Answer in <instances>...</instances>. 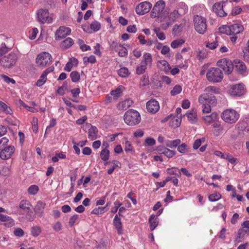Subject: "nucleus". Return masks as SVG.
<instances>
[{"label": "nucleus", "mask_w": 249, "mask_h": 249, "mask_svg": "<svg viewBox=\"0 0 249 249\" xmlns=\"http://www.w3.org/2000/svg\"><path fill=\"white\" fill-rule=\"evenodd\" d=\"M124 119L126 124L129 125L138 124L141 120L140 113L134 109H129L125 112Z\"/></svg>", "instance_id": "obj_1"}, {"label": "nucleus", "mask_w": 249, "mask_h": 249, "mask_svg": "<svg viewBox=\"0 0 249 249\" xmlns=\"http://www.w3.org/2000/svg\"><path fill=\"white\" fill-rule=\"evenodd\" d=\"M18 59L17 53L11 52L2 57L0 60V63L3 67L11 68L16 64Z\"/></svg>", "instance_id": "obj_2"}, {"label": "nucleus", "mask_w": 249, "mask_h": 249, "mask_svg": "<svg viewBox=\"0 0 249 249\" xmlns=\"http://www.w3.org/2000/svg\"><path fill=\"white\" fill-rule=\"evenodd\" d=\"M194 27L199 34H204L207 30L206 19L201 16L196 15L193 18Z\"/></svg>", "instance_id": "obj_3"}, {"label": "nucleus", "mask_w": 249, "mask_h": 249, "mask_svg": "<svg viewBox=\"0 0 249 249\" xmlns=\"http://www.w3.org/2000/svg\"><path fill=\"white\" fill-rule=\"evenodd\" d=\"M208 80L213 83L221 82L223 78L222 71L218 68H210L206 73Z\"/></svg>", "instance_id": "obj_4"}, {"label": "nucleus", "mask_w": 249, "mask_h": 249, "mask_svg": "<svg viewBox=\"0 0 249 249\" xmlns=\"http://www.w3.org/2000/svg\"><path fill=\"white\" fill-rule=\"evenodd\" d=\"M222 119L226 123L234 124L239 119V114L233 109H227L221 114Z\"/></svg>", "instance_id": "obj_5"}, {"label": "nucleus", "mask_w": 249, "mask_h": 249, "mask_svg": "<svg viewBox=\"0 0 249 249\" xmlns=\"http://www.w3.org/2000/svg\"><path fill=\"white\" fill-rule=\"evenodd\" d=\"M52 61V57L50 53L46 52L39 53L36 59V64L39 68H43L49 65Z\"/></svg>", "instance_id": "obj_6"}, {"label": "nucleus", "mask_w": 249, "mask_h": 249, "mask_svg": "<svg viewBox=\"0 0 249 249\" xmlns=\"http://www.w3.org/2000/svg\"><path fill=\"white\" fill-rule=\"evenodd\" d=\"M228 92L232 97H241L245 94L246 89L244 84L239 83L230 85Z\"/></svg>", "instance_id": "obj_7"}, {"label": "nucleus", "mask_w": 249, "mask_h": 249, "mask_svg": "<svg viewBox=\"0 0 249 249\" xmlns=\"http://www.w3.org/2000/svg\"><path fill=\"white\" fill-rule=\"evenodd\" d=\"M165 7V2L162 0L158 1L152 9L151 16L152 18L160 17L164 18L165 17V12H163Z\"/></svg>", "instance_id": "obj_8"}, {"label": "nucleus", "mask_w": 249, "mask_h": 249, "mask_svg": "<svg viewBox=\"0 0 249 249\" xmlns=\"http://www.w3.org/2000/svg\"><path fill=\"white\" fill-rule=\"evenodd\" d=\"M217 66L222 69L225 74L228 75L231 73L234 67L232 62L227 58L219 60L217 62Z\"/></svg>", "instance_id": "obj_9"}, {"label": "nucleus", "mask_w": 249, "mask_h": 249, "mask_svg": "<svg viewBox=\"0 0 249 249\" xmlns=\"http://www.w3.org/2000/svg\"><path fill=\"white\" fill-rule=\"evenodd\" d=\"M14 46V40L11 37H6L0 44V57L10 51Z\"/></svg>", "instance_id": "obj_10"}, {"label": "nucleus", "mask_w": 249, "mask_h": 249, "mask_svg": "<svg viewBox=\"0 0 249 249\" xmlns=\"http://www.w3.org/2000/svg\"><path fill=\"white\" fill-rule=\"evenodd\" d=\"M31 204L27 200H22L19 204V208L24 211L27 214L28 219L30 221H33L34 220L35 216L33 214V212L31 209Z\"/></svg>", "instance_id": "obj_11"}, {"label": "nucleus", "mask_w": 249, "mask_h": 249, "mask_svg": "<svg viewBox=\"0 0 249 249\" xmlns=\"http://www.w3.org/2000/svg\"><path fill=\"white\" fill-rule=\"evenodd\" d=\"M228 1H221L215 3L213 6V11L220 17H224L227 15V13L225 11L224 8L226 4H228Z\"/></svg>", "instance_id": "obj_12"}, {"label": "nucleus", "mask_w": 249, "mask_h": 249, "mask_svg": "<svg viewBox=\"0 0 249 249\" xmlns=\"http://www.w3.org/2000/svg\"><path fill=\"white\" fill-rule=\"evenodd\" d=\"M198 102L200 104H211L214 105L216 104V99L212 93L205 92L199 96Z\"/></svg>", "instance_id": "obj_13"}, {"label": "nucleus", "mask_w": 249, "mask_h": 249, "mask_svg": "<svg viewBox=\"0 0 249 249\" xmlns=\"http://www.w3.org/2000/svg\"><path fill=\"white\" fill-rule=\"evenodd\" d=\"M152 7V4L149 2L144 1L139 4L136 7V12L139 15L147 13Z\"/></svg>", "instance_id": "obj_14"}, {"label": "nucleus", "mask_w": 249, "mask_h": 249, "mask_svg": "<svg viewBox=\"0 0 249 249\" xmlns=\"http://www.w3.org/2000/svg\"><path fill=\"white\" fill-rule=\"evenodd\" d=\"M37 18L39 22L44 23H50L53 21V18L49 16L48 11L47 10H39L37 13Z\"/></svg>", "instance_id": "obj_15"}, {"label": "nucleus", "mask_w": 249, "mask_h": 249, "mask_svg": "<svg viewBox=\"0 0 249 249\" xmlns=\"http://www.w3.org/2000/svg\"><path fill=\"white\" fill-rule=\"evenodd\" d=\"M226 28V34L229 35H236L244 30L243 26L239 23H234Z\"/></svg>", "instance_id": "obj_16"}, {"label": "nucleus", "mask_w": 249, "mask_h": 249, "mask_svg": "<svg viewBox=\"0 0 249 249\" xmlns=\"http://www.w3.org/2000/svg\"><path fill=\"white\" fill-rule=\"evenodd\" d=\"M242 226L243 228L239 230L235 238V241L237 242H240L241 239L243 238L246 234H249V221L244 222Z\"/></svg>", "instance_id": "obj_17"}, {"label": "nucleus", "mask_w": 249, "mask_h": 249, "mask_svg": "<svg viewBox=\"0 0 249 249\" xmlns=\"http://www.w3.org/2000/svg\"><path fill=\"white\" fill-rule=\"evenodd\" d=\"M71 30L66 27L61 26L56 31L55 34V39L57 40H61L70 35Z\"/></svg>", "instance_id": "obj_18"}, {"label": "nucleus", "mask_w": 249, "mask_h": 249, "mask_svg": "<svg viewBox=\"0 0 249 249\" xmlns=\"http://www.w3.org/2000/svg\"><path fill=\"white\" fill-rule=\"evenodd\" d=\"M15 152L14 146H9L2 149L0 152V157L2 160L10 159Z\"/></svg>", "instance_id": "obj_19"}, {"label": "nucleus", "mask_w": 249, "mask_h": 249, "mask_svg": "<svg viewBox=\"0 0 249 249\" xmlns=\"http://www.w3.org/2000/svg\"><path fill=\"white\" fill-rule=\"evenodd\" d=\"M146 108L149 112L154 114L159 111L160 105L157 101L151 99L147 102Z\"/></svg>", "instance_id": "obj_20"}, {"label": "nucleus", "mask_w": 249, "mask_h": 249, "mask_svg": "<svg viewBox=\"0 0 249 249\" xmlns=\"http://www.w3.org/2000/svg\"><path fill=\"white\" fill-rule=\"evenodd\" d=\"M0 220L7 227H11L15 224L14 221L11 217L1 213H0Z\"/></svg>", "instance_id": "obj_21"}, {"label": "nucleus", "mask_w": 249, "mask_h": 249, "mask_svg": "<svg viewBox=\"0 0 249 249\" xmlns=\"http://www.w3.org/2000/svg\"><path fill=\"white\" fill-rule=\"evenodd\" d=\"M46 207V203L41 201H37L36 206L34 208L36 213L39 217H41L43 214L44 209Z\"/></svg>", "instance_id": "obj_22"}, {"label": "nucleus", "mask_w": 249, "mask_h": 249, "mask_svg": "<svg viewBox=\"0 0 249 249\" xmlns=\"http://www.w3.org/2000/svg\"><path fill=\"white\" fill-rule=\"evenodd\" d=\"M152 58L150 53H145L142 56V60L140 63L141 65H143L147 68V66H151L152 64Z\"/></svg>", "instance_id": "obj_23"}, {"label": "nucleus", "mask_w": 249, "mask_h": 249, "mask_svg": "<svg viewBox=\"0 0 249 249\" xmlns=\"http://www.w3.org/2000/svg\"><path fill=\"white\" fill-rule=\"evenodd\" d=\"M133 103V101L130 98L126 99L120 102L118 105L119 110H126L129 108Z\"/></svg>", "instance_id": "obj_24"}, {"label": "nucleus", "mask_w": 249, "mask_h": 249, "mask_svg": "<svg viewBox=\"0 0 249 249\" xmlns=\"http://www.w3.org/2000/svg\"><path fill=\"white\" fill-rule=\"evenodd\" d=\"M90 125V124H89ZM98 130L97 128L95 126L91 125L90 128L89 129L88 131V138L90 139L91 141H93L97 139V133Z\"/></svg>", "instance_id": "obj_25"}, {"label": "nucleus", "mask_w": 249, "mask_h": 249, "mask_svg": "<svg viewBox=\"0 0 249 249\" xmlns=\"http://www.w3.org/2000/svg\"><path fill=\"white\" fill-rule=\"evenodd\" d=\"M113 223L114 227L117 230L118 233L119 234H121L123 231L122 224L121 219L118 217L117 214L115 216L113 221Z\"/></svg>", "instance_id": "obj_26"}, {"label": "nucleus", "mask_w": 249, "mask_h": 249, "mask_svg": "<svg viewBox=\"0 0 249 249\" xmlns=\"http://www.w3.org/2000/svg\"><path fill=\"white\" fill-rule=\"evenodd\" d=\"M235 69L236 71L239 73L244 74L246 73V66L245 64L242 61L238 60V62H236Z\"/></svg>", "instance_id": "obj_27"}, {"label": "nucleus", "mask_w": 249, "mask_h": 249, "mask_svg": "<svg viewBox=\"0 0 249 249\" xmlns=\"http://www.w3.org/2000/svg\"><path fill=\"white\" fill-rule=\"evenodd\" d=\"M181 143V141L180 139H176L174 140H165V144L166 146L170 148H174L178 147L179 144Z\"/></svg>", "instance_id": "obj_28"}, {"label": "nucleus", "mask_w": 249, "mask_h": 249, "mask_svg": "<svg viewBox=\"0 0 249 249\" xmlns=\"http://www.w3.org/2000/svg\"><path fill=\"white\" fill-rule=\"evenodd\" d=\"M124 89V88L123 86H119L115 89L112 90L110 94L113 96L114 99H116L122 95V92Z\"/></svg>", "instance_id": "obj_29"}, {"label": "nucleus", "mask_w": 249, "mask_h": 249, "mask_svg": "<svg viewBox=\"0 0 249 249\" xmlns=\"http://www.w3.org/2000/svg\"><path fill=\"white\" fill-rule=\"evenodd\" d=\"M218 116L216 112H213L209 115L204 116L203 117V120L206 123L210 124L216 121Z\"/></svg>", "instance_id": "obj_30"}, {"label": "nucleus", "mask_w": 249, "mask_h": 249, "mask_svg": "<svg viewBox=\"0 0 249 249\" xmlns=\"http://www.w3.org/2000/svg\"><path fill=\"white\" fill-rule=\"evenodd\" d=\"M101 159L106 162L105 165L107 164L109 162L107 161L109 158V151L107 148H104L100 152Z\"/></svg>", "instance_id": "obj_31"}, {"label": "nucleus", "mask_w": 249, "mask_h": 249, "mask_svg": "<svg viewBox=\"0 0 249 249\" xmlns=\"http://www.w3.org/2000/svg\"><path fill=\"white\" fill-rule=\"evenodd\" d=\"M150 223V228L151 231H153L157 226L158 224V218L154 214L150 216L149 219Z\"/></svg>", "instance_id": "obj_32"}, {"label": "nucleus", "mask_w": 249, "mask_h": 249, "mask_svg": "<svg viewBox=\"0 0 249 249\" xmlns=\"http://www.w3.org/2000/svg\"><path fill=\"white\" fill-rule=\"evenodd\" d=\"M0 111L4 112L7 114H11L13 112L11 108L2 101H0Z\"/></svg>", "instance_id": "obj_33"}, {"label": "nucleus", "mask_w": 249, "mask_h": 249, "mask_svg": "<svg viewBox=\"0 0 249 249\" xmlns=\"http://www.w3.org/2000/svg\"><path fill=\"white\" fill-rule=\"evenodd\" d=\"M181 123V119L180 118H176L175 117L171 118L169 122V125L173 127L177 128L180 125Z\"/></svg>", "instance_id": "obj_34"}, {"label": "nucleus", "mask_w": 249, "mask_h": 249, "mask_svg": "<svg viewBox=\"0 0 249 249\" xmlns=\"http://www.w3.org/2000/svg\"><path fill=\"white\" fill-rule=\"evenodd\" d=\"M186 115H187L188 121L191 124H194L196 122V121H197L196 115L194 111H190V112L187 113Z\"/></svg>", "instance_id": "obj_35"}, {"label": "nucleus", "mask_w": 249, "mask_h": 249, "mask_svg": "<svg viewBox=\"0 0 249 249\" xmlns=\"http://www.w3.org/2000/svg\"><path fill=\"white\" fill-rule=\"evenodd\" d=\"M107 211V207H99L95 208L91 212L92 214L96 215L101 214Z\"/></svg>", "instance_id": "obj_36"}, {"label": "nucleus", "mask_w": 249, "mask_h": 249, "mask_svg": "<svg viewBox=\"0 0 249 249\" xmlns=\"http://www.w3.org/2000/svg\"><path fill=\"white\" fill-rule=\"evenodd\" d=\"M130 72L127 68L123 67L120 69L118 71V74L122 77H126L129 76Z\"/></svg>", "instance_id": "obj_37"}, {"label": "nucleus", "mask_w": 249, "mask_h": 249, "mask_svg": "<svg viewBox=\"0 0 249 249\" xmlns=\"http://www.w3.org/2000/svg\"><path fill=\"white\" fill-rule=\"evenodd\" d=\"M180 15V14L179 13L178 11L177 10H175L170 14L169 19L172 21H175L179 17Z\"/></svg>", "instance_id": "obj_38"}, {"label": "nucleus", "mask_w": 249, "mask_h": 249, "mask_svg": "<svg viewBox=\"0 0 249 249\" xmlns=\"http://www.w3.org/2000/svg\"><path fill=\"white\" fill-rule=\"evenodd\" d=\"M219 40V38L216 37L214 41L211 43L207 42L206 44V46L211 50H213L218 45Z\"/></svg>", "instance_id": "obj_39"}, {"label": "nucleus", "mask_w": 249, "mask_h": 249, "mask_svg": "<svg viewBox=\"0 0 249 249\" xmlns=\"http://www.w3.org/2000/svg\"><path fill=\"white\" fill-rule=\"evenodd\" d=\"M184 42L185 41L183 39L175 40L171 43V46L174 49L177 48L181 46Z\"/></svg>", "instance_id": "obj_40"}, {"label": "nucleus", "mask_w": 249, "mask_h": 249, "mask_svg": "<svg viewBox=\"0 0 249 249\" xmlns=\"http://www.w3.org/2000/svg\"><path fill=\"white\" fill-rule=\"evenodd\" d=\"M182 87L179 85H176L174 86L173 89L170 91V94L172 96H175L181 92Z\"/></svg>", "instance_id": "obj_41"}, {"label": "nucleus", "mask_w": 249, "mask_h": 249, "mask_svg": "<svg viewBox=\"0 0 249 249\" xmlns=\"http://www.w3.org/2000/svg\"><path fill=\"white\" fill-rule=\"evenodd\" d=\"M47 81V75L42 73L39 79L36 81V85L38 87H41Z\"/></svg>", "instance_id": "obj_42"}, {"label": "nucleus", "mask_w": 249, "mask_h": 249, "mask_svg": "<svg viewBox=\"0 0 249 249\" xmlns=\"http://www.w3.org/2000/svg\"><path fill=\"white\" fill-rule=\"evenodd\" d=\"M70 76L71 81L74 83L78 82L80 78V75L79 74V73L77 71H72L71 73Z\"/></svg>", "instance_id": "obj_43"}, {"label": "nucleus", "mask_w": 249, "mask_h": 249, "mask_svg": "<svg viewBox=\"0 0 249 249\" xmlns=\"http://www.w3.org/2000/svg\"><path fill=\"white\" fill-rule=\"evenodd\" d=\"M73 43L74 42L71 38L68 37L62 42V46L65 48L68 49L71 47Z\"/></svg>", "instance_id": "obj_44"}, {"label": "nucleus", "mask_w": 249, "mask_h": 249, "mask_svg": "<svg viewBox=\"0 0 249 249\" xmlns=\"http://www.w3.org/2000/svg\"><path fill=\"white\" fill-rule=\"evenodd\" d=\"M39 190V188L37 185H32L28 189V192L31 195L36 194Z\"/></svg>", "instance_id": "obj_45"}, {"label": "nucleus", "mask_w": 249, "mask_h": 249, "mask_svg": "<svg viewBox=\"0 0 249 249\" xmlns=\"http://www.w3.org/2000/svg\"><path fill=\"white\" fill-rule=\"evenodd\" d=\"M83 61L84 64L87 65L89 63L91 64L95 63L96 60L95 57L94 55H91L89 57H84L83 58Z\"/></svg>", "instance_id": "obj_46"}, {"label": "nucleus", "mask_w": 249, "mask_h": 249, "mask_svg": "<svg viewBox=\"0 0 249 249\" xmlns=\"http://www.w3.org/2000/svg\"><path fill=\"white\" fill-rule=\"evenodd\" d=\"M204 91L209 93H219V89L214 86L207 87Z\"/></svg>", "instance_id": "obj_47"}, {"label": "nucleus", "mask_w": 249, "mask_h": 249, "mask_svg": "<svg viewBox=\"0 0 249 249\" xmlns=\"http://www.w3.org/2000/svg\"><path fill=\"white\" fill-rule=\"evenodd\" d=\"M110 44V48L112 51H114L115 52H117L119 50V49L120 47H122V45L114 41H112L111 42L109 43Z\"/></svg>", "instance_id": "obj_48"}, {"label": "nucleus", "mask_w": 249, "mask_h": 249, "mask_svg": "<svg viewBox=\"0 0 249 249\" xmlns=\"http://www.w3.org/2000/svg\"><path fill=\"white\" fill-rule=\"evenodd\" d=\"M31 233L35 237L38 236L41 232V229L38 226H34L31 228Z\"/></svg>", "instance_id": "obj_49"}, {"label": "nucleus", "mask_w": 249, "mask_h": 249, "mask_svg": "<svg viewBox=\"0 0 249 249\" xmlns=\"http://www.w3.org/2000/svg\"><path fill=\"white\" fill-rule=\"evenodd\" d=\"M108 162L112 163V165H113L111 166V167H110V168H109L107 170V172L108 174L110 175V174H111L113 172V171L115 170V169L116 168V167L118 166L119 162L117 160H112V161H109Z\"/></svg>", "instance_id": "obj_50"}, {"label": "nucleus", "mask_w": 249, "mask_h": 249, "mask_svg": "<svg viewBox=\"0 0 249 249\" xmlns=\"http://www.w3.org/2000/svg\"><path fill=\"white\" fill-rule=\"evenodd\" d=\"M221 195L219 193H216L210 195L209 196V200L210 201L213 202V201H217V200L220 199L221 198Z\"/></svg>", "instance_id": "obj_51"}, {"label": "nucleus", "mask_w": 249, "mask_h": 249, "mask_svg": "<svg viewBox=\"0 0 249 249\" xmlns=\"http://www.w3.org/2000/svg\"><path fill=\"white\" fill-rule=\"evenodd\" d=\"M90 28L94 32H96L101 28V24L96 21H93L90 24Z\"/></svg>", "instance_id": "obj_52"}, {"label": "nucleus", "mask_w": 249, "mask_h": 249, "mask_svg": "<svg viewBox=\"0 0 249 249\" xmlns=\"http://www.w3.org/2000/svg\"><path fill=\"white\" fill-rule=\"evenodd\" d=\"M149 81L148 76L144 75L142 77L140 84L141 86L144 87L149 85Z\"/></svg>", "instance_id": "obj_53"}, {"label": "nucleus", "mask_w": 249, "mask_h": 249, "mask_svg": "<svg viewBox=\"0 0 249 249\" xmlns=\"http://www.w3.org/2000/svg\"><path fill=\"white\" fill-rule=\"evenodd\" d=\"M38 120L36 118L34 117L32 120V129L35 133H36L38 131Z\"/></svg>", "instance_id": "obj_54"}, {"label": "nucleus", "mask_w": 249, "mask_h": 249, "mask_svg": "<svg viewBox=\"0 0 249 249\" xmlns=\"http://www.w3.org/2000/svg\"><path fill=\"white\" fill-rule=\"evenodd\" d=\"M0 76L2 78L3 81L7 84L12 83V84H14L16 83V81L14 79L11 78L6 75L1 74Z\"/></svg>", "instance_id": "obj_55"}, {"label": "nucleus", "mask_w": 249, "mask_h": 249, "mask_svg": "<svg viewBox=\"0 0 249 249\" xmlns=\"http://www.w3.org/2000/svg\"><path fill=\"white\" fill-rule=\"evenodd\" d=\"M178 151L182 154H184L187 151V145L185 143L180 144L177 147Z\"/></svg>", "instance_id": "obj_56"}, {"label": "nucleus", "mask_w": 249, "mask_h": 249, "mask_svg": "<svg viewBox=\"0 0 249 249\" xmlns=\"http://www.w3.org/2000/svg\"><path fill=\"white\" fill-rule=\"evenodd\" d=\"M202 105V112L204 113H210L211 111V104H201Z\"/></svg>", "instance_id": "obj_57"}, {"label": "nucleus", "mask_w": 249, "mask_h": 249, "mask_svg": "<svg viewBox=\"0 0 249 249\" xmlns=\"http://www.w3.org/2000/svg\"><path fill=\"white\" fill-rule=\"evenodd\" d=\"M118 54L121 57H124L127 54V50L125 48L122 46V47H120L119 49Z\"/></svg>", "instance_id": "obj_58"}, {"label": "nucleus", "mask_w": 249, "mask_h": 249, "mask_svg": "<svg viewBox=\"0 0 249 249\" xmlns=\"http://www.w3.org/2000/svg\"><path fill=\"white\" fill-rule=\"evenodd\" d=\"M67 85L66 83H64L62 86L59 87L57 90V93L60 95H63L65 93V91L67 88Z\"/></svg>", "instance_id": "obj_59"}, {"label": "nucleus", "mask_w": 249, "mask_h": 249, "mask_svg": "<svg viewBox=\"0 0 249 249\" xmlns=\"http://www.w3.org/2000/svg\"><path fill=\"white\" fill-rule=\"evenodd\" d=\"M159 63L163 67V69L164 71L167 72L170 69V67L167 61L166 60H162L159 61Z\"/></svg>", "instance_id": "obj_60"}, {"label": "nucleus", "mask_w": 249, "mask_h": 249, "mask_svg": "<svg viewBox=\"0 0 249 249\" xmlns=\"http://www.w3.org/2000/svg\"><path fill=\"white\" fill-rule=\"evenodd\" d=\"M146 69L143 65L139 64L136 68V73L139 75L142 74L145 71Z\"/></svg>", "instance_id": "obj_61"}, {"label": "nucleus", "mask_w": 249, "mask_h": 249, "mask_svg": "<svg viewBox=\"0 0 249 249\" xmlns=\"http://www.w3.org/2000/svg\"><path fill=\"white\" fill-rule=\"evenodd\" d=\"M14 234L16 236L22 237L24 235V232L22 229L18 228L14 230Z\"/></svg>", "instance_id": "obj_62"}, {"label": "nucleus", "mask_w": 249, "mask_h": 249, "mask_svg": "<svg viewBox=\"0 0 249 249\" xmlns=\"http://www.w3.org/2000/svg\"><path fill=\"white\" fill-rule=\"evenodd\" d=\"M122 204L119 201L117 200L114 202V207L111 209V213H116L118 208L121 206Z\"/></svg>", "instance_id": "obj_63"}, {"label": "nucleus", "mask_w": 249, "mask_h": 249, "mask_svg": "<svg viewBox=\"0 0 249 249\" xmlns=\"http://www.w3.org/2000/svg\"><path fill=\"white\" fill-rule=\"evenodd\" d=\"M5 121L9 124L12 125H17V120L15 118L11 117H7L5 119Z\"/></svg>", "instance_id": "obj_64"}]
</instances>
